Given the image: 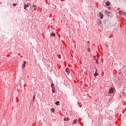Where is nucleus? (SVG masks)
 I'll use <instances>...</instances> for the list:
<instances>
[{"instance_id":"nucleus-1","label":"nucleus","mask_w":126,"mask_h":126,"mask_svg":"<svg viewBox=\"0 0 126 126\" xmlns=\"http://www.w3.org/2000/svg\"><path fill=\"white\" fill-rule=\"evenodd\" d=\"M114 91H115V88L111 87L109 90V94H113V93H114Z\"/></svg>"},{"instance_id":"nucleus-2","label":"nucleus","mask_w":126,"mask_h":126,"mask_svg":"<svg viewBox=\"0 0 126 126\" xmlns=\"http://www.w3.org/2000/svg\"><path fill=\"white\" fill-rule=\"evenodd\" d=\"M99 59H100V55L97 54V58H96V61H95L96 63H99L98 61Z\"/></svg>"},{"instance_id":"nucleus-3","label":"nucleus","mask_w":126,"mask_h":126,"mask_svg":"<svg viewBox=\"0 0 126 126\" xmlns=\"http://www.w3.org/2000/svg\"><path fill=\"white\" fill-rule=\"evenodd\" d=\"M29 7V3H26L24 4V9H26V10H27L26 8H27V7Z\"/></svg>"},{"instance_id":"nucleus-4","label":"nucleus","mask_w":126,"mask_h":126,"mask_svg":"<svg viewBox=\"0 0 126 126\" xmlns=\"http://www.w3.org/2000/svg\"><path fill=\"white\" fill-rule=\"evenodd\" d=\"M120 14H122V15H125L126 16V12L123 11H120Z\"/></svg>"},{"instance_id":"nucleus-5","label":"nucleus","mask_w":126,"mask_h":126,"mask_svg":"<svg viewBox=\"0 0 126 126\" xmlns=\"http://www.w3.org/2000/svg\"><path fill=\"white\" fill-rule=\"evenodd\" d=\"M105 4L106 6H110V4H111V2H110V1H107L106 2Z\"/></svg>"},{"instance_id":"nucleus-6","label":"nucleus","mask_w":126,"mask_h":126,"mask_svg":"<svg viewBox=\"0 0 126 126\" xmlns=\"http://www.w3.org/2000/svg\"><path fill=\"white\" fill-rule=\"evenodd\" d=\"M25 64H26V61H24L23 64H22L23 68H24L25 67Z\"/></svg>"},{"instance_id":"nucleus-7","label":"nucleus","mask_w":126,"mask_h":126,"mask_svg":"<svg viewBox=\"0 0 126 126\" xmlns=\"http://www.w3.org/2000/svg\"><path fill=\"white\" fill-rule=\"evenodd\" d=\"M33 7L34 8V10H36V9H37V5H33L32 7H31V8H33Z\"/></svg>"},{"instance_id":"nucleus-8","label":"nucleus","mask_w":126,"mask_h":126,"mask_svg":"<svg viewBox=\"0 0 126 126\" xmlns=\"http://www.w3.org/2000/svg\"><path fill=\"white\" fill-rule=\"evenodd\" d=\"M100 14V19H103V15L102 13H99Z\"/></svg>"},{"instance_id":"nucleus-9","label":"nucleus","mask_w":126,"mask_h":126,"mask_svg":"<svg viewBox=\"0 0 126 126\" xmlns=\"http://www.w3.org/2000/svg\"><path fill=\"white\" fill-rule=\"evenodd\" d=\"M65 71H66V72H67V74H69V73H70L69 69H68V68H66Z\"/></svg>"},{"instance_id":"nucleus-10","label":"nucleus","mask_w":126,"mask_h":126,"mask_svg":"<svg viewBox=\"0 0 126 126\" xmlns=\"http://www.w3.org/2000/svg\"><path fill=\"white\" fill-rule=\"evenodd\" d=\"M94 76H95V77H96V76H98V75H99V73H97V72H95L94 74Z\"/></svg>"},{"instance_id":"nucleus-11","label":"nucleus","mask_w":126,"mask_h":126,"mask_svg":"<svg viewBox=\"0 0 126 126\" xmlns=\"http://www.w3.org/2000/svg\"><path fill=\"white\" fill-rule=\"evenodd\" d=\"M55 105H56V106H59V105H60V101H57L55 102Z\"/></svg>"},{"instance_id":"nucleus-12","label":"nucleus","mask_w":126,"mask_h":126,"mask_svg":"<svg viewBox=\"0 0 126 126\" xmlns=\"http://www.w3.org/2000/svg\"><path fill=\"white\" fill-rule=\"evenodd\" d=\"M51 37H55V36H56V33H52L51 34Z\"/></svg>"},{"instance_id":"nucleus-13","label":"nucleus","mask_w":126,"mask_h":126,"mask_svg":"<svg viewBox=\"0 0 126 126\" xmlns=\"http://www.w3.org/2000/svg\"><path fill=\"white\" fill-rule=\"evenodd\" d=\"M52 92L53 93H56V89L55 88H52Z\"/></svg>"},{"instance_id":"nucleus-14","label":"nucleus","mask_w":126,"mask_h":126,"mask_svg":"<svg viewBox=\"0 0 126 126\" xmlns=\"http://www.w3.org/2000/svg\"><path fill=\"white\" fill-rule=\"evenodd\" d=\"M73 124H77V119H75L74 121H73Z\"/></svg>"},{"instance_id":"nucleus-15","label":"nucleus","mask_w":126,"mask_h":126,"mask_svg":"<svg viewBox=\"0 0 126 126\" xmlns=\"http://www.w3.org/2000/svg\"><path fill=\"white\" fill-rule=\"evenodd\" d=\"M98 25H101L102 24V21L101 20H99V21L97 23Z\"/></svg>"},{"instance_id":"nucleus-16","label":"nucleus","mask_w":126,"mask_h":126,"mask_svg":"<svg viewBox=\"0 0 126 126\" xmlns=\"http://www.w3.org/2000/svg\"><path fill=\"white\" fill-rule=\"evenodd\" d=\"M51 88H55V84H54V83L51 84Z\"/></svg>"},{"instance_id":"nucleus-17","label":"nucleus","mask_w":126,"mask_h":126,"mask_svg":"<svg viewBox=\"0 0 126 126\" xmlns=\"http://www.w3.org/2000/svg\"><path fill=\"white\" fill-rule=\"evenodd\" d=\"M68 117L64 118V121H68Z\"/></svg>"},{"instance_id":"nucleus-18","label":"nucleus","mask_w":126,"mask_h":126,"mask_svg":"<svg viewBox=\"0 0 126 126\" xmlns=\"http://www.w3.org/2000/svg\"><path fill=\"white\" fill-rule=\"evenodd\" d=\"M51 112H55V109L54 108L51 109Z\"/></svg>"},{"instance_id":"nucleus-19","label":"nucleus","mask_w":126,"mask_h":126,"mask_svg":"<svg viewBox=\"0 0 126 126\" xmlns=\"http://www.w3.org/2000/svg\"><path fill=\"white\" fill-rule=\"evenodd\" d=\"M13 6H16V3H14L13 4Z\"/></svg>"},{"instance_id":"nucleus-20","label":"nucleus","mask_w":126,"mask_h":126,"mask_svg":"<svg viewBox=\"0 0 126 126\" xmlns=\"http://www.w3.org/2000/svg\"><path fill=\"white\" fill-rule=\"evenodd\" d=\"M34 100H35V95H33V101H34Z\"/></svg>"},{"instance_id":"nucleus-21","label":"nucleus","mask_w":126,"mask_h":126,"mask_svg":"<svg viewBox=\"0 0 126 126\" xmlns=\"http://www.w3.org/2000/svg\"><path fill=\"white\" fill-rule=\"evenodd\" d=\"M88 52H90V48H88Z\"/></svg>"},{"instance_id":"nucleus-22","label":"nucleus","mask_w":126,"mask_h":126,"mask_svg":"<svg viewBox=\"0 0 126 126\" xmlns=\"http://www.w3.org/2000/svg\"><path fill=\"white\" fill-rule=\"evenodd\" d=\"M90 43V42H89V41H88V46H89Z\"/></svg>"},{"instance_id":"nucleus-23","label":"nucleus","mask_w":126,"mask_h":126,"mask_svg":"<svg viewBox=\"0 0 126 126\" xmlns=\"http://www.w3.org/2000/svg\"><path fill=\"white\" fill-rule=\"evenodd\" d=\"M97 71H98V70L97 69H95V72H97Z\"/></svg>"},{"instance_id":"nucleus-24","label":"nucleus","mask_w":126,"mask_h":126,"mask_svg":"<svg viewBox=\"0 0 126 126\" xmlns=\"http://www.w3.org/2000/svg\"><path fill=\"white\" fill-rule=\"evenodd\" d=\"M108 9H111V7H108Z\"/></svg>"}]
</instances>
